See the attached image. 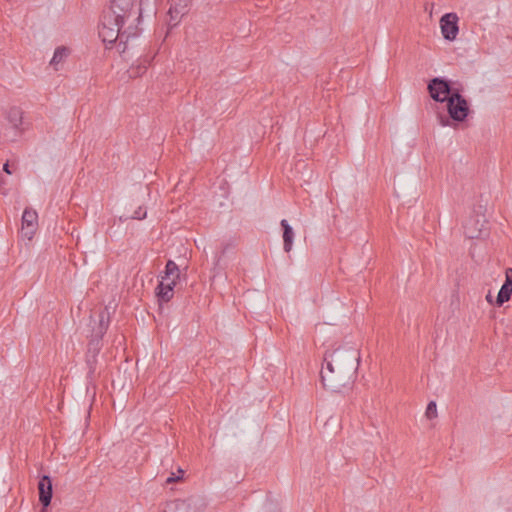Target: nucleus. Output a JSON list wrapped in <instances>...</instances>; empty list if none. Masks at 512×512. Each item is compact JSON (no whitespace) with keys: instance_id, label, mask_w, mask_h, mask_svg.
Masks as SVG:
<instances>
[{"instance_id":"obj_1","label":"nucleus","mask_w":512,"mask_h":512,"mask_svg":"<svg viewBox=\"0 0 512 512\" xmlns=\"http://www.w3.org/2000/svg\"><path fill=\"white\" fill-rule=\"evenodd\" d=\"M137 0H112L103 12L99 27V36L104 43L118 41L120 53L128 50V43L139 35V16L135 8Z\"/></svg>"},{"instance_id":"obj_2","label":"nucleus","mask_w":512,"mask_h":512,"mask_svg":"<svg viewBox=\"0 0 512 512\" xmlns=\"http://www.w3.org/2000/svg\"><path fill=\"white\" fill-rule=\"evenodd\" d=\"M359 361V351L353 347H340L326 352L320 371L323 387L332 392H340L350 386L355 380Z\"/></svg>"},{"instance_id":"obj_3","label":"nucleus","mask_w":512,"mask_h":512,"mask_svg":"<svg viewBox=\"0 0 512 512\" xmlns=\"http://www.w3.org/2000/svg\"><path fill=\"white\" fill-rule=\"evenodd\" d=\"M164 273L165 275L162 276V279L156 288V295L159 301L169 302L174 295V287L180 279V270L174 261L168 260Z\"/></svg>"},{"instance_id":"obj_4","label":"nucleus","mask_w":512,"mask_h":512,"mask_svg":"<svg viewBox=\"0 0 512 512\" xmlns=\"http://www.w3.org/2000/svg\"><path fill=\"white\" fill-rule=\"evenodd\" d=\"M108 326L109 315L106 310H103L98 315L97 327H93L92 329V339L88 346L87 364L90 366L91 369L93 368V365L96 363V357L101 349L100 340L106 333Z\"/></svg>"},{"instance_id":"obj_5","label":"nucleus","mask_w":512,"mask_h":512,"mask_svg":"<svg viewBox=\"0 0 512 512\" xmlns=\"http://www.w3.org/2000/svg\"><path fill=\"white\" fill-rule=\"evenodd\" d=\"M447 110L449 117L456 122H462L468 116V103L459 91H454L452 96L447 100Z\"/></svg>"},{"instance_id":"obj_6","label":"nucleus","mask_w":512,"mask_h":512,"mask_svg":"<svg viewBox=\"0 0 512 512\" xmlns=\"http://www.w3.org/2000/svg\"><path fill=\"white\" fill-rule=\"evenodd\" d=\"M427 88L431 98L437 102L447 101L456 91L452 89L449 81L440 77L431 79Z\"/></svg>"},{"instance_id":"obj_7","label":"nucleus","mask_w":512,"mask_h":512,"mask_svg":"<svg viewBox=\"0 0 512 512\" xmlns=\"http://www.w3.org/2000/svg\"><path fill=\"white\" fill-rule=\"evenodd\" d=\"M191 0H171L168 11V25L172 28L179 24L183 16L189 12Z\"/></svg>"},{"instance_id":"obj_8","label":"nucleus","mask_w":512,"mask_h":512,"mask_svg":"<svg viewBox=\"0 0 512 512\" xmlns=\"http://www.w3.org/2000/svg\"><path fill=\"white\" fill-rule=\"evenodd\" d=\"M441 32L446 40L453 41L459 32L458 16L455 13L444 14L440 19Z\"/></svg>"},{"instance_id":"obj_9","label":"nucleus","mask_w":512,"mask_h":512,"mask_svg":"<svg viewBox=\"0 0 512 512\" xmlns=\"http://www.w3.org/2000/svg\"><path fill=\"white\" fill-rule=\"evenodd\" d=\"M38 225V214L31 208H26L22 215V235L31 240Z\"/></svg>"},{"instance_id":"obj_10","label":"nucleus","mask_w":512,"mask_h":512,"mask_svg":"<svg viewBox=\"0 0 512 512\" xmlns=\"http://www.w3.org/2000/svg\"><path fill=\"white\" fill-rule=\"evenodd\" d=\"M484 221L479 216L471 217L464 225V234L469 239H477L482 236Z\"/></svg>"},{"instance_id":"obj_11","label":"nucleus","mask_w":512,"mask_h":512,"mask_svg":"<svg viewBox=\"0 0 512 512\" xmlns=\"http://www.w3.org/2000/svg\"><path fill=\"white\" fill-rule=\"evenodd\" d=\"M39 490V501L42 506L48 507L52 499V482L49 476L44 475L41 477L38 483Z\"/></svg>"},{"instance_id":"obj_12","label":"nucleus","mask_w":512,"mask_h":512,"mask_svg":"<svg viewBox=\"0 0 512 512\" xmlns=\"http://www.w3.org/2000/svg\"><path fill=\"white\" fill-rule=\"evenodd\" d=\"M190 505L185 500H173L166 502L159 512H191Z\"/></svg>"},{"instance_id":"obj_13","label":"nucleus","mask_w":512,"mask_h":512,"mask_svg":"<svg viewBox=\"0 0 512 512\" xmlns=\"http://www.w3.org/2000/svg\"><path fill=\"white\" fill-rule=\"evenodd\" d=\"M280 224L283 229V249L288 253L292 249L294 231L286 219L281 220Z\"/></svg>"},{"instance_id":"obj_14","label":"nucleus","mask_w":512,"mask_h":512,"mask_svg":"<svg viewBox=\"0 0 512 512\" xmlns=\"http://www.w3.org/2000/svg\"><path fill=\"white\" fill-rule=\"evenodd\" d=\"M6 119L15 131H19L22 125L23 112L18 107H11L6 113Z\"/></svg>"},{"instance_id":"obj_15","label":"nucleus","mask_w":512,"mask_h":512,"mask_svg":"<svg viewBox=\"0 0 512 512\" xmlns=\"http://www.w3.org/2000/svg\"><path fill=\"white\" fill-rule=\"evenodd\" d=\"M157 5L158 2L154 0H140L139 8L137 10V16H139V20L144 14L147 16L155 15L157 12Z\"/></svg>"},{"instance_id":"obj_16","label":"nucleus","mask_w":512,"mask_h":512,"mask_svg":"<svg viewBox=\"0 0 512 512\" xmlns=\"http://www.w3.org/2000/svg\"><path fill=\"white\" fill-rule=\"evenodd\" d=\"M68 55H69L68 48H66L64 46L57 47L54 52V55L50 61V65H52L55 70H58V65L61 64L62 62H64V60L68 57Z\"/></svg>"},{"instance_id":"obj_17","label":"nucleus","mask_w":512,"mask_h":512,"mask_svg":"<svg viewBox=\"0 0 512 512\" xmlns=\"http://www.w3.org/2000/svg\"><path fill=\"white\" fill-rule=\"evenodd\" d=\"M149 63L150 59L145 57L143 60L140 61V63L137 66L130 67V69L128 70L130 77H138L141 74H143L146 71Z\"/></svg>"},{"instance_id":"obj_18","label":"nucleus","mask_w":512,"mask_h":512,"mask_svg":"<svg viewBox=\"0 0 512 512\" xmlns=\"http://www.w3.org/2000/svg\"><path fill=\"white\" fill-rule=\"evenodd\" d=\"M511 294H512V287L508 286V285H505L503 283V285L501 286V288H500V290L498 292L497 298H496L497 305L501 306L505 302H507L510 299Z\"/></svg>"},{"instance_id":"obj_19","label":"nucleus","mask_w":512,"mask_h":512,"mask_svg":"<svg viewBox=\"0 0 512 512\" xmlns=\"http://www.w3.org/2000/svg\"><path fill=\"white\" fill-rule=\"evenodd\" d=\"M425 415L428 419H434L437 417V406L434 401L428 403Z\"/></svg>"},{"instance_id":"obj_20","label":"nucleus","mask_w":512,"mask_h":512,"mask_svg":"<svg viewBox=\"0 0 512 512\" xmlns=\"http://www.w3.org/2000/svg\"><path fill=\"white\" fill-rule=\"evenodd\" d=\"M146 214H147L146 209H144L143 207L140 206V207H138L137 210H135V212L133 213L131 218L141 220L146 217Z\"/></svg>"},{"instance_id":"obj_21","label":"nucleus","mask_w":512,"mask_h":512,"mask_svg":"<svg viewBox=\"0 0 512 512\" xmlns=\"http://www.w3.org/2000/svg\"><path fill=\"white\" fill-rule=\"evenodd\" d=\"M504 284L512 287V268L506 269Z\"/></svg>"},{"instance_id":"obj_22","label":"nucleus","mask_w":512,"mask_h":512,"mask_svg":"<svg viewBox=\"0 0 512 512\" xmlns=\"http://www.w3.org/2000/svg\"><path fill=\"white\" fill-rule=\"evenodd\" d=\"M438 121L439 124L443 127L448 126L450 124L449 118L444 115H438Z\"/></svg>"},{"instance_id":"obj_23","label":"nucleus","mask_w":512,"mask_h":512,"mask_svg":"<svg viewBox=\"0 0 512 512\" xmlns=\"http://www.w3.org/2000/svg\"><path fill=\"white\" fill-rule=\"evenodd\" d=\"M181 479V476H175L173 473L166 479V483H173Z\"/></svg>"},{"instance_id":"obj_24","label":"nucleus","mask_w":512,"mask_h":512,"mask_svg":"<svg viewBox=\"0 0 512 512\" xmlns=\"http://www.w3.org/2000/svg\"><path fill=\"white\" fill-rule=\"evenodd\" d=\"M3 171L6 172L7 174H11V171L9 169V163L6 162L4 165H3Z\"/></svg>"},{"instance_id":"obj_25","label":"nucleus","mask_w":512,"mask_h":512,"mask_svg":"<svg viewBox=\"0 0 512 512\" xmlns=\"http://www.w3.org/2000/svg\"><path fill=\"white\" fill-rule=\"evenodd\" d=\"M40 512H48V511H47V507H44V506H43V508L41 509V511H40Z\"/></svg>"},{"instance_id":"obj_26","label":"nucleus","mask_w":512,"mask_h":512,"mask_svg":"<svg viewBox=\"0 0 512 512\" xmlns=\"http://www.w3.org/2000/svg\"><path fill=\"white\" fill-rule=\"evenodd\" d=\"M487 300H488L489 302H491V296H490V295H488V296H487Z\"/></svg>"}]
</instances>
